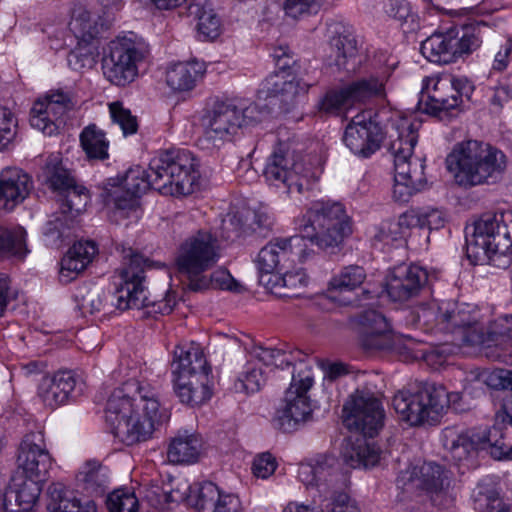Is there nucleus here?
Masks as SVG:
<instances>
[{
    "label": "nucleus",
    "instance_id": "nucleus-24",
    "mask_svg": "<svg viewBox=\"0 0 512 512\" xmlns=\"http://www.w3.org/2000/svg\"><path fill=\"white\" fill-rule=\"evenodd\" d=\"M397 484L403 490H426L430 493H439L450 484L448 472L434 462H425L420 467H411L400 473Z\"/></svg>",
    "mask_w": 512,
    "mask_h": 512
},
{
    "label": "nucleus",
    "instance_id": "nucleus-4",
    "mask_svg": "<svg viewBox=\"0 0 512 512\" xmlns=\"http://www.w3.org/2000/svg\"><path fill=\"white\" fill-rule=\"evenodd\" d=\"M466 256L473 265L512 262V214L486 213L465 228Z\"/></svg>",
    "mask_w": 512,
    "mask_h": 512
},
{
    "label": "nucleus",
    "instance_id": "nucleus-3",
    "mask_svg": "<svg viewBox=\"0 0 512 512\" xmlns=\"http://www.w3.org/2000/svg\"><path fill=\"white\" fill-rule=\"evenodd\" d=\"M447 169L464 188L491 185L500 181L507 158L498 148L479 140L457 143L446 158Z\"/></svg>",
    "mask_w": 512,
    "mask_h": 512
},
{
    "label": "nucleus",
    "instance_id": "nucleus-13",
    "mask_svg": "<svg viewBox=\"0 0 512 512\" xmlns=\"http://www.w3.org/2000/svg\"><path fill=\"white\" fill-rule=\"evenodd\" d=\"M264 176L267 181L287 188L288 193L302 194L312 188L315 179L302 156L292 151L288 144L279 143L268 157Z\"/></svg>",
    "mask_w": 512,
    "mask_h": 512
},
{
    "label": "nucleus",
    "instance_id": "nucleus-21",
    "mask_svg": "<svg viewBox=\"0 0 512 512\" xmlns=\"http://www.w3.org/2000/svg\"><path fill=\"white\" fill-rule=\"evenodd\" d=\"M352 324L364 349L384 350L394 346V332L380 312L373 309L363 310L353 316Z\"/></svg>",
    "mask_w": 512,
    "mask_h": 512
},
{
    "label": "nucleus",
    "instance_id": "nucleus-56",
    "mask_svg": "<svg viewBox=\"0 0 512 512\" xmlns=\"http://www.w3.org/2000/svg\"><path fill=\"white\" fill-rule=\"evenodd\" d=\"M68 65L75 71L92 68L95 61L94 48L89 43L78 42V45L67 56Z\"/></svg>",
    "mask_w": 512,
    "mask_h": 512
},
{
    "label": "nucleus",
    "instance_id": "nucleus-47",
    "mask_svg": "<svg viewBox=\"0 0 512 512\" xmlns=\"http://www.w3.org/2000/svg\"><path fill=\"white\" fill-rule=\"evenodd\" d=\"M187 287L195 292L202 291L208 288L229 290L232 292H241L243 286L236 281L228 270L217 269L210 276L203 273L196 280H193L192 284H187Z\"/></svg>",
    "mask_w": 512,
    "mask_h": 512
},
{
    "label": "nucleus",
    "instance_id": "nucleus-2",
    "mask_svg": "<svg viewBox=\"0 0 512 512\" xmlns=\"http://www.w3.org/2000/svg\"><path fill=\"white\" fill-rule=\"evenodd\" d=\"M199 177L194 155L185 149L172 148L153 157L147 171L140 166L128 169L118 185L137 198L149 188L162 195L182 196L193 192Z\"/></svg>",
    "mask_w": 512,
    "mask_h": 512
},
{
    "label": "nucleus",
    "instance_id": "nucleus-27",
    "mask_svg": "<svg viewBox=\"0 0 512 512\" xmlns=\"http://www.w3.org/2000/svg\"><path fill=\"white\" fill-rule=\"evenodd\" d=\"M82 392V383L72 371H59L44 377L38 387V395L45 406L56 408Z\"/></svg>",
    "mask_w": 512,
    "mask_h": 512
},
{
    "label": "nucleus",
    "instance_id": "nucleus-50",
    "mask_svg": "<svg viewBox=\"0 0 512 512\" xmlns=\"http://www.w3.org/2000/svg\"><path fill=\"white\" fill-rule=\"evenodd\" d=\"M365 279L366 272L363 267L349 265L332 277L328 284V291L330 293L352 291L358 288Z\"/></svg>",
    "mask_w": 512,
    "mask_h": 512
},
{
    "label": "nucleus",
    "instance_id": "nucleus-14",
    "mask_svg": "<svg viewBox=\"0 0 512 512\" xmlns=\"http://www.w3.org/2000/svg\"><path fill=\"white\" fill-rule=\"evenodd\" d=\"M147 45L140 39L118 37L110 43V53L103 60V73L112 84L125 86L138 75V64L148 55Z\"/></svg>",
    "mask_w": 512,
    "mask_h": 512
},
{
    "label": "nucleus",
    "instance_id": "nucleus-20",
    "mask_svg": "<svg viewBox=\"0 0 512 512\" xmlns=\"http://www.w3.org/2000/svg\"><path fill=\"white\" fill-rule=\"evenodd\" d=\"M237 104L218 102L203 117V140L213 147H220L230 141L241 128Z\"/></svg>",
    "mask_w": 512,
    "mask_h": 512
},
{
    "label": "nucleus",
    "instance_id": "nucleus-36",
    "mask_svg": "<svg viewBox=\"0 0 512 512\" xmlns=\"http://www.w3.org/2000/svg\"><path fill=\"white\" fill-rule=\"evenodd\" d=\"M46 508L48 512H97L93 500H87L84 504L75 493L62 483H52L46 493Z\"/></svg>",
    "mask_w": 512,
    "mask_h": 512
},
{
    "label": "nucleus",
    "instance_id": "nucleus-35",
    "mask_svg": "<svg viewBox=\"0 0 512 512\" xmlns=\"http://www.w3.org/2000/svg\"><path fill=\"white\" fill-rule=\"evenodd\" d=\"M334 463L333 458L317 461L316 464L302 463L298 468V479L307 488L317 487L320 491L326 493L330 487H335L341 478V474L334 467Z\"/></svg>",
    "mask_w": 512,
    "mask_h": 512
},
{
    "label": "nucleus",
    "instance_id": "nucleus-33",
    "mask_svg": "<svg viewBox=\"0 0 512 512\" xmlns=\"http://www.w3.org/2000/svg\"><path fill=\"white\" fill-rule=\"evenodd\" d=\"M506 425L512 426V395L503 400L501 409L495 415V423L489 428V453L496 460H512V445L506 442Z\"/></svg>",
    "mask_w": 512,
    "mask_h": 512
},
{
    "label": "nucleus",
    "instance_id": "nucleus-57",
    "mask_svg": "<svg viewBox=\"0 0 512 512\" xmlns=\"http://www.w3.org/2000/svg\"><path fill=\"white\" fill-rule=\"evenodd\" d=\"M109 512H137L138 500L135 495L125 489H117L108 495Z\"/></svg>",
    "mask_w": 512,
    "mask_h": 512
},
{
    "label": "nucleus",
    "instance_id": "nucleus-11",
    "mask_svg": "<svg viewBox=\"0 0 512 512\" xmlns=\"http://www.w3.org/2000/svg\"><path fill=\"white\" fill-rule=\"evenodd\" d=\"M472 83L464 77L426 78L419 98V109L440 120L448 119L459 111L463 98L470 99Z\"/></svg>",
    "mask_w": 512,
    "mask_h": 512
},
{
    "label": "nucleus",
    "instance_id": "nucleus-25",
    "mask_svg": "<svg viewBox=\"0 0 512 512\" xmlns=\"http://www.w3.org/2000/svg\"><path fill=\"white\" fill-rule=\"evenodd\" d=\"M427 280V271L422 267L401 264L390 272L386 281V291L393 301H405L418 295Z\"/></svg>",
    "mask_w": 512,
    "mask_h": 512
},
{
    "label": "nucleus",
    "instance_id": "nucleus-52",
    "mask_svg": "<svg viewBox=\"0 0 512 512\" xmlns=\"http://www.w3.org/2000/svg\"><path fill=\"white\" fill-rule=\"evenodd\" d=\"M267 376L262 368L249 362L234 383L236 392L252 394L258 392L265 384Z\"/></svg>",
    "mask_w": 512,
    "mask_h": 512
},
{
    "label": "nucleus",
    "instance_id": "nucleus-43",
    "mask_svg": "<svg viewBox=\"0 0 512 512\" xmlns=\"http://www.w3.org/2000/svg\"><path fill=\"white\" fill-rule=\"evenodd\" d=\"M77 480L83 491L93 497L103 496L109 489V471L97 461L86 462L79 471Z\"/></svg>",
    "mask_w": 512,
    "mask_h": 512
},
{
    "label": "nucleus",
    "instance_id": "nucleus-61",
    "mask_svg": "<svg viewBox=\"0 0 512 512\" xmlns=\"http://www.w3.org/2000/svg\"><path fill=\"white\" fill-rule=\"evenodd\" d=\"M17 120L13 113L0 105V150L5 149L16 135Z\"/></svg>",
    "mask_w": 512,
    "mask_h": 512
},
{
    "label": "nucleus",
    "instance_id": "nucleus-53",
    "mask_svg": "<svg viewBox=\"0 0 512 512\" xmlns=\"http://www.w3.org/2000/svg\"><path fill=\"white\" fill-rule=\"evenodd\" d=\"M61 196H63L61 213L69 218H74L82 213L89 201L88 190L78 184H75Z\"/></svg>",
    "mask_w": 512,
    "mask_h": 512
},
{
    "label": "nucleus",
    "instance_id": "nucleus-58",
    "mask_svg": "<svg viewBox=\"0 0 512 512\" xmlns=\"http://www.w3.org/2000/svg\"><path fill=\"white\" fill-rule=\"evenodd\" d=\"M109 111L114 123L118 124L125 136L132 135L137 132V118L126 109L121 102H112L109 104Z\"/></svg>",
    "mask_w": 512,
    "mask_h": 512
},
{
    "label": "nucleus",
    "instance_id": "nucleus-28",
    "mask_svg": "<svg viewBox=\"0 0 512 512\" xmlns=\"http://www.w3.org/2000/svg\"><path fill=\"white\" fill-rule=\"evenodd\" d=\"M43 481L20 474L12 477L3 496L4 512H29L37 502Z\"/></svg>",
    "mask_w": 512,
    "mask_h": 512
},
{
    "label": "nucleus",
    "instance_id": "nucleus-18",
    "mask_svg": "<svg viewBox=\"0 0 512 512\" xmlns=\"http://www.w3.org/2000/svg\"><path fill=\"white\" fill-rule=\"evenodd\" d=\"M309 254L305 235L271 240L258 254L259 275L290 269L304 262Z\"/></svg>",
    "mask_w": 512,
    "mask_h": 512
},
{
    "label": "nucleus",
    "instance_id": "nucleus-55",
    "mask_svg": "<svg viewBox=\"0 0 512 512\" xmlns=\"http://www.w3.org/2000/svg\"><path fill=\"white\" fill-rule=\"evenodd\" d=\"M252 355L267 367H275L284 369L292 365L293 356L280 349L264 348L262 346L255 347Z\"/></svg>",
    "mask_w": 512,
    "mask_h": 512
},
{
    "label": "nucleus",
    "instance_id": "nucleus-12",
    "mask_svg": "<svg viewBox=\"0 0 512 512\" xmlns=\"http://www.w3.org/2000/svg\"><path fill=\"white\" fill-rule=\"evenodd\" d=\"M390 73L380 71L358 77L338 88L328 90L319 102L321 111L340 114L357 105H365L386 97V84Z\"/></svg>",
    "mask_w": 512,
    "mask_h": 512
},
{
    "label": "nucleus",
    "instance_id": "nucleus-51",
    "mask_svg": "<svg viewBox=\"0 0 512 512\" xmlns=\"http://www.w3.org/2000/svg\"><path fill=\"white\" fill-rule=\"evenodd\" d=\"M408 225L427 229L428 231L438 230L445 224V216L442 211L436 208H418L404 214Z\"/></svg>",
    "mask_w": 512,
    "mask_h": 512
},
{
    "label": "nucleus",
    "instance_id": "nucleus-5",
    "mask_svg": "<svg viewBox=\"0 0 512 512\" xmlns=\"http://www.w3.org/2000/svg\"><path fill=\"white\" fill-rule=\"evenodd\" d=\"M421 122L401 117L393 123L388 150L394 162L393 198L407 202L425 183L424 160L413 157Z\"/></svg>",
    "mask_w": 512,
    "mask_h": 512
},
{
    "label": "nucleus",
    "instance_id": "nucleus-9",
    "mask_svg": "<svg viewBox=\"0 0 512 512\" xmlns=\"http://www.w3.org/2000/svg\"><path fill=\"white\" fill-rule=\"evenodd\" d=\"M306 215L305 236L322 250L333 252L351 234L349 217L339 202H313Z\"/></svg>",
    "mask_w": 512,
    "mask_h": 512
},
{
    "label": "nucleus",
    "instance_id": "nucleus-59",
    "mask_svg": "<svg viewBox=\"0 0 512 512\" xmlns=\"http://www.w3.org/2000/svg\"><path fill=\"white\" fill-rule=\"evenodd\" d=\"M75 298L85 313L95 314L104 309L102 291L97 287L90 289L80 287L75 294Z\"/></svg>",
    "mask_w": 512,
    "mask_h": 512
},
{
    "label": "nucleus",
    "instance_id": "nucleus-10",
    "mask_svg": "<svg viewBox=\"0 0 512 512\" xmlns=\"http://www.w3.org/2000/svg\"><path fill=\"white\" fill-rule=\"evenodd\" d=\"M452 397L441 385L425 384L418 391H399L393 399L392 405L396 413L412 426L421 424H436L443 415Z\"/></svg>",
    "mask_w": 512,
    "mask_h": 512
},
{
    "label": "nucleus",
    "instance_id": "nucleus-1",
    "mask_svg": "<svg viewBox=\"0 0 512 512\" xmlns=\"http://www.w3.org/2000/svg\"><path fill=\"white\" fill-rule=\"evenodd\" d=\"M160 392L146 380L129 379L114 389L106 405V420L126 445L148 440L170 413L160 404Z\"/></svg>",
    "mask_w": 512,
    "mask_h": 512
},
{
    "label": "nucleus",
    "instance_id": "nucleus-19",
    "mask_svg": "<svg viewBox=\"0 0 512 512\" xmlns=\"http://www.w3.org/2000/svg\"><path fill=\"white\" fill-rule=\"evenodd\" d=\"M71 91H51L44 100L34 103L30 112V124L47 135H52L62 124L64 116L75 106Z\"/></svg>",
    "mask_w": 512,
    "mask_h": 512
},
{
    "label": "nucleus",
    "instance_id": "nucleus-37",
    "mask_svg": "<svg viewBox=\"0 0 512 512\" xmlns=\"http://www.w3.org/2000/svg\"><path fill=\"white\" fill-rule=\"evenodd\" d=\"M173 383L174 391L183 404L195 407L211 398L209 374H195L190 378L182 376Z\"/></svg>",
    "mask_w": 512,
    "mask_h": 512
},
{
    "label": "nucleus",
    "instance_id": "nucleus-39",
    "mask_svg": "<svg viewBox=\"0 0 512 512\" xmlns=\"http://www.w3.org/2000/svg\"><path fill=\"white\" fill-rule=\"evenodd\" d=\"M206 71L205 63L198 60L174 63L167 69L166 82L176 91L192 90Z\"/></svg>",
    "mask_w": 512,
    "mask_h": 512
},
{
    "label": "nucleus",
    "instance_id": "nucleus-45",
    "mask_svg": "<svg viewBox=\"0 0 512 512\" xmlns=\"http://www.w3.org/2000/svg\"><path fill=\"white\" fill-rule=\"evenodd\" d=\"M28 252L26 231L23 227L0 228V258L23 260Z\"/></svg>",
    "mask_w": 512,
    "mask_h": 512
},
{
    "label": "nucleus",
    "instance_id": "nucleus-40",
    "mask_svg": "<svg viewBox=\"0 0 512 512\" xmlns=\"http://www.w3.org/2000/svg\"><path fill=\"white\" fill-rule=\"evenodd\" d=\"M202 445L199 434L188 430L179 431L168 446L167 457L176 464L194 463L200 455Z\"/></svg>",
    "mask_w": 512,
    "mask_h": 512
},
{
    "label": "nucleus",
    "instance_id": "nucleus-49",
    "mask_svg": "<svg viewBox=\"0 0 512 512\" xmlns=\"http://www.w3.org/2000/svg\"><path fill=\"white\" fill-rule=\"evenodd\" d=\"M44 173L49 187L60 195L77 184L72 173L63 166L57 157L50 158L47 161Z\"/></svg>",
    "mask_w": 512,
    "mask_h": 512
},
{
    "label": "nucleus",
    "instance_id": "nucleus-64",
    "mask_svg": "<svg viewBox=\"0 0 512 512\" xmlns=\"http://www.w3.org/2000/svg\"><path fill=\"white\" fill-rule=\"evenodd\" d=\"M86 267L87 265L83 263V260L74 257V255H70L69 249L61 261L59 279L62 283H69Z\"/></svg>",
    "mask_w": 512,
    "mask_h": 512
},
{
    "label": "nucleus",
    "instance_id": "nucleus-22",
    "mask_svg": "<svg viewBox=\"0 0 512 512\" xmlns=\"http://www.w3.org/2000/svg\"><path fill=\"white\" fill-rule=\"evenodd\" d=\"M17 462L23 475L41 481L45 480L52 467L53 459L41 431L31 432L24 436L19 447Z\"/></svg>",
    "mask_w": 512,
    "mask_h": 512
},
{
    "label": "nucleus",
    "instance_id": "nucleus-48",
    "mask_svg": "<svg viewBox=\"0 0 512 512\" xmlns=\"http://www.w3.org/2000/svg\"><path fill=\"white\" fill-rule=\"evenodd\" d=\"M80 142L89 159L104 160L108 158L109 142L104 132L95 125H89L81 132Z\"/></svg>",
    "mask_w": 512,
    "mask_h": 512
},
{
    "label": "nucleus",
    "instance_id": "nucleus-62",
    "mask_svg": "<svg viewBox=\"0 0 512 512\" xmlns=\"http://www.w3.org/2000/svg\"><path fill=\"white\" fill-rule=\"evenodd\" d=\"M325 0H285V13L292 18L316 14Z\"/></svg>",
    "mask_w": 512,
    "mask_h": 512
},
{
    "label": "nucleus",
    "instance_id": "nucleus-63",
    "mask_svg": "<svg viewBox=\"0 0 512 512\" xmlns=\"http://www.w3.org/2000/svg\"><path fill=\"white\" fill-rule=\"evenodd\" d=\"M384 11L388 16L401 23L415 21L416 15L412 12L410 4L406 0H386Z\"/></svg>",
    "mask_w": 512,
    "mask_h": 512
},
{
    "label": "nucleus",
    "instance_id": "nucleus-8",
    "mask_svg": "<svg viewBox=\"0 0 512 512\" xmlns=\"http://www.w3.org/2000/svg\"><path fill=\"white\" fill-rule=\"evenodd\" d=\"M487 29L486 23L473 22L461 27L454 26L446 31H437L422 42L421 53L430 62L452 63L479 48Z\"/></svg>",
    "mask_w": 512,
    "mask_h": 512
},
{
    "label": "nucleus",
    "instance_id": "nucleus-34",
    "mask_svg": "<svg viewBox=\"0 0 512 512\" xmlns=\"http://www.w3.org/2000/svg\"><path fill=\"white\" fill-rule=\"evenodd\" d=\"M272 225L271 217L263 209L243 208L223 220V230L227 232V238L239 237L249 231L261 232L268 230Z\"/></svg>",
    "mask_w": 512,
    "mask_h": 512
},
{
    "label": "nucleus",
    "instance_id": "nucleus-15",
    "mask_svg": "<svg viewBox=\"0 0 512 512\" xmlns=\"http://www.w3.org/2000/svg\"><path fill=\"white\" fill-rule=\"evenodd\" d=\"M344 424L363 436L373 438L384 426L385 411L380 399L368 387L358 388L343 406Z\"/></svg>",
    "mask_w": 512,
    "mask_h": 512
},
{
    "label": "nucleus",
    "instance_id": "nucleus-42",
    "mask_svg": "<svg viewBox=\"0 0 512 512\" xmlns=\"http://www.w3.org/2000/svg\"><path fill=\"white\" fill-rule=\"evenodd\" d=\"M188 13L198 20V34L203 40H214L220 35V19L209 0H193L188 7Z\"/></svg>",
    "mask_w": 512,
    "mask_h": 512
},
{
    "label": "nucleus",
    "instance_id": "nucleus-16",
    "mask_svg": "<svg viewBox=\"0 0 512 512\" xmlns=\"http://www.w3.org/2000/svg\"><path fill=\"white\" fill-rule=\"evenodd\" d=\"M219 259L217 238L208 231H198L188 237L178 248L175 263L188 283L212 268Z\"/></svg>",
    "mask_w": 512,
    "mask_h": 512
},
{
    "label": "nucleus",
    "instance_id": "nucleus-46",
    "mask_svg": "<svg viewBox=\"0 0 512 512\" xmlns=\"http://www.w3.org/2000/svg\"><path fill=\"white\" fill-rule=\"evenodd\" d=\"M443 306L436 303L421 304L406 311L405 320L408 325L423 329L425 331H440V316Z\"/></svg>",
    "mask_w": 512,
    "mask_h": 512
},
{
    "label": "nucleus",
    "instance_id": "nucleus-26",
    "mask_svg": "<svg viewBox=\"0 0 512 512\" xmlns=\"http://www.w3.org/2000/svg\"><path fill=\"white\" fill-rule=\"evenodd\" d=\"M488 433L489 429L458 431L455 428H446L442 434V443L453 460L462 462L478 450L489 452Z\"/></svg>",
    "mask_w": 512,
    "mask_h": 512
},
{
    "label": "nucleus",
    "instance_id": "nucleus-38",
    "mask_svg": "<svg viewBox=\"0 0 512 512\" xmlns=\"http://www.w3.org/2000/svg\"><path fill=\"white\" fill-rule=\"evenodd\" d=\"M335 33L337 35L330 40L327 65L335 67L337 71L350 72L355 67L356 40L351 34L340 33L338 30Z\"/></svg>",
    "mask_w": 512,
    "mask_h": 512
},
{
    "label": "nucleus",
    "instance_id": "nucleus-30",
    "mask_svg": "<svg viewBox=\"0 0 512 512\" xmlns=\"http://www.w3.org/2000/svg\"><path fill=\"white\" fill-rule=\"evenodd\" d=\"M32 188L31 177L22 169H3L0 173V209L13 210L28 197Z\"/></svg>",
    "mask_w": 512,
    "mask_h": 512
},
{
    "label": "nucleus",
    "instance_id": "nucleus-17",
    "mask_svg": "<svg viewBox=\"0 0 512 512\" xmlns=\"http://www.w3.org/2000/svg\"><path fill=\"white\" fill-rule=\"evenodd\" d=\"M313 382L311 369L304 363H300L297 373H293L290 386L285 392L284 406L277 413L276 424L279 429L291 432L311 417L312 408L307 393Z\"/></svg>",
    "mask_w": 512,
    "mask_h": 512
},
{
    "label": "nucleus",
    "instance_id": "nucleus-60",
    "mask_svg": "<svg viewBox=\"0 0 512 512\" xmlns=\"http://www.w3.org/2000/svg\"><path fill=\"white\" fill-rule=\"evenodd\" d=\"M110 197L115 206V215L119 214L126 217L128 212L136 210L138 206V198L130 195L127 190L119 185L110 193Z\"/></svg>",
    "mask_w": 512,
    "mask_h": 512
},
{
    "label": "nucleus",
    "instance_id": "nucleus-23",
    "mask_svg": "<svg viewBox=\"0 0 512 512\" xmlns=\"http://www.w3.org/2000/svg\"><path fill=\"white\" fill-rule=\"evenodd\" d=\"M383 139L382 129L378 123L358 114L346 126L343 141L352 153L369 157L379 148Z\"/></svg>",
    "mask_w": 512,
    "mask_h": 512
},
{
    "label": "nucleus",
    "instance_id": "nucleus-44",
    "mask_svg": "<svg viewBox=\"0 0 512 512\" xmlns=\"http://www.w3.org/2000/svg\"><path fill=\"white\" fill-rule=\"evenodd\" d=\"M342 457L345 464L351 468H368L379 462L380 451L374 443L357 439L344 447Z\"/></svg>",
    "mask_w": 512,
    "mask_h": 512
},
{
    "label": "nucleus",
    "instance_id": "nucleus-31",
    "mask_svg": "<svg viewBox=\"0 0 512 512\" xmlns=\"http://www.w3.org/2000/svg\"><path fill=\"white\" fill-rule=\"evenodd\" d=\"M285 270L284 274L274 272L260 274L259 283L279 298L301 296L309 282L307 274L303 269L295 271Z\"/></svg>",
    "mask_w": 512,
    "mask_h": 512
},
{
    "label": "nucleus",
    "instance_id": "nucleus-54",
    "mask_svg": "<svg viewBox=\"0 0 512 512\" xmlns=\"http://www.w3.org/2000/svg\"><path fill=\"white\" fill-rule=\"evenodd\" d=\"M221 491L212 482H204L193 488V505L200 512H212Z\"/></svg>",
    "mask_w": 512,
    "mask_h": 512
},
{
    "label": "nucleus",
    "instance_id": "nucleus-41",
    "mask_svg": "<svg viewBox=\"0 0 512 512\" xmlns=\"http://www.w3.org/2000/svg\"><path fill=\"white\" fill-rule=\"evenodd\" d=\"M104 28V23L99 16L92 14L85 7L75 6L69 22V29L78 41L90 43Z\"/></svg>",
    "mask_w": 512,
    "mask_h": 512
},
{
    "label": "nucleus",
    "instance_id": "nucleus-32",
    "mask_svg": "<svg viewBox=\"0 0 512 512\" xmlns=\"http://www.w3.org/2000/svg\"><path fill=\"white\" fill-rule=\"evenodd\" d=\"M171 370L173 382L179 380L182 376L190 378L195 374H210L211 372L203 351L194 343L175 347Z\"/></svg>",
    "mask_w": 512,
    "mask_h": 512
},
{
    "label": "nucleus",
    "instance_id": "nucleus-29",
    "mask_svg": "<svg viewBox=\"0 0 512 512\" xmlns=\"http://www.w3.org/2000/svg\"><path fill=\"white\" fill-rule=\"evenodd\" d=\"M310 86L287 70H279L265 78L259 89V95L264 99L277 98L281 103L288 105L299 94H306Z\"/></svg>",
    "mask_w": 512,
    "mask_h": 512
},
{
    "label": "nucleus",
    "instance_id": "nucleus-6",
    "mask_svg": "<svg viewBox=\"0 0 512 512\" xmlns=\"http://www.w3.org/2000/svg\"><path fill=\"white\" fill-rule=\"evenodd\" d=\"M504 323L495 322L487 333L482 325L464 305L446 304L440 316V331L460 334L461 340L468 345H481L487 348L505 346L506 353H497L488 357L501 360L511 354L512 348V314L503 318Z\"/></svg>",
    "mask_w": 512,
    "mask_h": 512
},
{
    "label": "nucleus",
    "instance_id": "nucleus-7",
    "mask_svg": "<svg viewBox=\"0 0 512 512\" xmlns=\"http://www.w3.org/2000/svg\"><path fill=\"white\" fill-rule=\"evenodd\" d=\"M151 262L138 253L125 257L120 270V282L113 293V300L119 310L150 308L148 313L170 314L175 305L176 297L172 292H166L163 299L149 301L143 286L144 271Z\"/></svg>",
    "mask_w": 512,
    "mask_h": 512
}]
</instances>
